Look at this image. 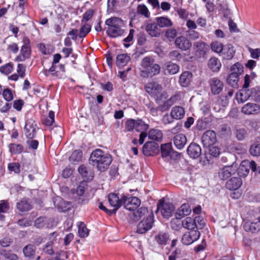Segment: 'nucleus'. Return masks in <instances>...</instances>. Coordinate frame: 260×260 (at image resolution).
Instances as JSON below:
<instances>
[{"mask_svg":"<svg viewBox=\"0 0 260 260\" xmlns=\"http://www.w3.org/2000/svg\"><path fill=\"white\" fill-rule=\"evenodd\" d=\"M25 256L32 258L35 254V247L32 245H28L25 246L23 249Z\"/></svg>","mask_w":260,"mask_h":260,"instance_id":"obj_45","label":"nucleus"},{"mask_svg":"<svg viewBox=\"0 0 260 260\" xmlns=\"http://www.w3.org/2000/svg\"><path fill=\"white\" fill-rule=\"evenodd\" d=\"M93 14V11L92 9H90L84 14L83 18L81 20V23H85L86 22L89 20L92 17Z\"/></svg>","mask_w":260,"mask_h":260,"instance_id":"obj_63","label":"nucleus"},{"mask_svg":"<svg viewBox=\"0 0 260 260\" xmlns=\"http://www.w3.org/2000/svg\"><path fill=\"white\" fill-rule=\"evenodd\" d=\"M22 42L23 45L21 47L20 54L15 58V60L17 61H23L30 56V40L28 37H24L23 38Z\"/></svg>","mask_w":260,"mask_h":260,"instance_id":"obj_4","label":"nucleus"},{"mask_svg":"<svg viewBox=\"0 0 260 260\" xmlns=\"http://www.w3.org/2000/svg\"><path fill=\"white\" fill-rule=\"evenodd\" d=\"M89 160L93 166L96 167L98 170L103 172L108 168L112 162V158L102 150L96 149L91 153Z\"/></svg>","mask_w":260,"mask_h":260,"instance_id":"obj_1","label":"nucleus"},{"mask_svg":"<svg viewBox=\"0 0 260 260\" xmlns=\"http://www.w3.org/2000/svg\"><path fill=\"white\" fill-rule=\"evenodd\" d=\"M192 74L188 71L183 72L179 77V82L182 87H187L191 82Z\"/></svg>","mask_w":260,"mask_h":260,"instance_id":"obj_24","label":"nucleus"},{"mask_svg":"<svg viewBox=\"0 0 260 260\" xmlns=\"http://www.w3.org/2000/svg\"><path fill=\"white\" fill-rule=\"evenodd\" d=\"M105 23L108 27H118L122 26L123 25V21L118 17H112L106 20Z\"/></svg>","mask_w":260,"mask_h":260,"instance_id":"obj_36","label":"nucleus"},{"mask_svg":"<svg viewBox=\"0 0 260 260\" xmlns=\"http://www.w3.org/2000/svg\"><path fill=\"white\" fill-rule=\"evenodd\" d=\"M155 241L160 245H165L169 240V236L167 233H160L155 236Z\"/></svg>","mask_w":260,"mask_h":260,"instance_id":"obj_39","label":"nucleus"},{"mask_svg":"<svg viewBox=\"0 0 260 260\" xmlns=\"http://www.w3.org/2000/svg\"><path fill=\"white\" fill-rule=\"evenodd\" d=\"M145 89L148 93L157 99L159 98V93L161 91V87L155 82H150L146 84Z\"/></svg>","mask_w":260,"mask_h":260,"instance_id":"obj_12","label":"nucleus"},{"mask_svg":"<svg viewBox=\"0 0 260 260\" xmlns=\"http://www.w3.org/2000/svg\"><path fill=\"white\" fill-rule=\"evenodd\" d=\"M176 47L182 51H186L190 48L192 43L184 36L177 37L174 41Z\"/></svg>","mask_w":260,"mask_h":260,"instance_id":"obj_11","label":"nucleus"},{"mask_svg":"<svg viewBox=\"0 0 260 260\" xmlns=\"http://www.w3.org/2000/svg\"><path fill=\"white\" fill-rule=\"evenodd\" d=\"M149 128L148 124L145 123L142 120H136L135 130L138 132L143 133Z\"/></svg>","mask_w":260,"mask_h":260,"instance_id":"obj_41","label":"nucleus"},{"mask_svg":"<svg viewBox=\"0 0 260 260\" xmlns=\"http://www.w3.org/2000/svg\"><path fill=\"white\" fill-rule=\"evenodd\" d=\"M206 148H208L209 153L214 157H217L220 153L218 148L213 145Z\"/></svg>","mask_w":260,"mask_h":260,"instance_id":"obj_64","label":"nucleus"},{"mask_svg":"<svg viewBox=\"0 0 260 260\" xmlns=\"http://www.w3.org/2000/svg\"><path fill=\"white\" fill-rule=\"evenodd\" d=\"M242 183L241 178L233 177L226 182V187L229 190H237Z\"/></svg>","mask_w":260,"mask_h":260,"instance_id":"obj_23","label":"nucleus"},{"mask_svg":"<svg viewBox=\"0 0 260 260\" xmlns=\"http://www.w3.org/2000/svg\"><path fill=\"white\" fill-rule=\"evenodd\" d=\"M130 60V57L126 54L118 55L116 57V63L119 67L125 66Z\"/></svg>","mask_w":260,"mask_h":260,"instance_id":"obj_35","label":"nucleus"},{"mask_svg":"<svg viewBox=\"0 0 260 260\" xmlns=\"http://www.w3.org/2000/svg\"><path fill=\"white\" fill-rule=\"evenodd\" d=\"M54 112L52 111H50L48 116L43 120V124L47 126L52 125L54 122Z\"/></svg>","mask_w":260,"mask_h":260,"instance_id":"obj_54","label":"nucleus"},{"mask_svg":"<svg viewBox=\"0 0 260 260\" xmlns=\"http://www.w3.org/2000/svg\"><path fill=\"white\" fill-rule=\"evenodd\" d=\"M36 125L32 120H28L26 122L24 127V133L28 139H32L36 134Z\"/></svg>","mask_w":260,"mask_h":260,"instance_id":"obj_18","label":"nucleus"},{"mask_svg":"<svg viewBox=\"0 0 260 260\" xmlns=\"http://www.w3.org/2000/svg\"><path fill=\"white\" fill-rule=\"evenodd\" d=\"M17 208L20 212H26L31 209V205L28 201L23 200L17 204Z\"/></svg>","mask_w":260,"mask_h":260,"instance_id":"obj_38","label":"nucleus"},{"mask_svg":"<svg viewBox=\"0 0 260 260\" xmlns=\"http://www.w3.org/2000/svg\"><path fill=\"white\" fill-rule=\"evenodd\" d=\"M191 209L188 204L184 203L179 208L175 213V216L182 218L190 214Z\"/></svg>","mask_w":260,"mask_h":260,"instance_id":"obj_25","label":"nucleus"},{"mask_svg":"<svg viewBox=\"0 0 260 260\" xmlns=\"http://www.w3.org/2000/svg\"><path fill=\"white\" fill-rule=\"evenodd\" d=\"M238 81L239 76H238V74H230L226 79L228 84L234 88H238Z\"/></svg>","mask_w":260,"mask_h":260,"instance_id":"obj_40","label":"nucleus"},{"mask_svg":"<svg viewBox=\"0 0 260 260\" xmlns=\"http://www.w3.org/2000/svg\"><path fill=\"white\" fill-rule=\"evenodd\" d=\"M185 114L184 109L180 106H175L173 107L171 112V115L175 119H180L182 118Z\"/></svg>","mask_w":260,"mask_h":260,"instance_id":"obj_32","label":"nucleus"},{"mask_svg":"<svg viewBox=\"0 0 260 260\" xmlns=\"http://www.w3.org/2000/svg\"><path fill=\"white\" fill-rule=\"evenodd\" d=\"M82 157V152L79 150H75L71 154L69 158V160L71 162H79L80 161Z\"/></svg>","mask_w":260,"mask_h":260,"instance_id":"obj_49","label":"nucleus"},{"mask_svg":"<svg viewBox=\"0 0 260 260\" xmlns=\"http://www.w3.org/2000/svg\"><path fill=\"white\" fill-rule=\"evenodd\" d=\"M157 24L160 27L171 26L173 25L172 21L167 17H160L156 18Z\"/></svg>","mask_w":260,"mask_h":260,"instance_id":"obj_42","label":"nucleus"},{"mask_svg":"<svg viewBox=\"0 0 260 260\" xmlns=\"http://www.w3.org/2000/svg\"><path fill=\"white\" fill-rule=\"evenodd\" d=\"M244 229L246 231L255 232L260 230V223L256 222H251L250 221L246 222L244 224Z\"/></svg>","mask_w":260,"mask_h":260,"instance_id":"obj_31","label":"nucleus"},{"mask_svg":"<svg viewBox=\"0 0 260 260\" xmlns=\"http://www.w3.org/2000/svg\"><path fill=\"white\" fill-rule=\"evenodd\" d=\"M124 196L122 197L120 199L118 195L115 193H111L109 194V202L110 205L114 207L113 210H110L109 211L110 215L115 213L117 209L121 206L122 203L124 200Z\"/></svg>","mask_w":260,"mask_h":260,"instance_id":"obj_8","label":"nucleus"},{"mask_svg":"<svg viewBox=\"0 0 260 260\" xmlns=\"http://www.w3.org/2000/svg\"><path fill=\"white\" fill-rule=\"evenodd\" d=\"M249 152L250 154L253 156L260 155V143L254 144L251 146Z\"/></svg>","mask_w":260,"mask_h":260,"instance_id":"obj_56","label":"nucleus"},{"mask_svg":"<svg viewBox=\"0 0 260 260\" xmlns=\"http://www.w3.org/2000/svg\"><path fill=\"white\" fill-rule=\"evenodd\" d=\"M91 25L88 23L84 24L80 29L79 37L80 38L85 37L90 31Z\"/></svg>","mask_w":260,"mask_h":260,"instance_id":"obj_51","label":"nucleus"},{"mask_svg":"<svg viewBox=\"0 0 260 260\" xmlns=\"http://www.w3.org/2000/svg\"><path fill=\"white\" fill-rule=\"evenodd\" d=\"M148 137L149 139L152 141H161L162 139L163 135L160 130L153 128L149 131Z\"/></svg>","mask_w":260,"mask_h":260,"instance_id":"obj_29","label":"nucleus"},{"mask_svg":"<svg viewBox=\"0 0 260 260\" xmlns=\"http://www.w3.org/2000/svg\"><path fill=\"white\" fill-rule=\"evenodd\" d=\"M158 145L153 142H147L143 146V153L146 156H151L158 151Z\"/></svg>","mask_w":260,"mask_h":260,"instance_id":"obj_15","label":"nucleus"},{"mask_svg":"<svg viewBox=\"0 0 260 260\" xmlns=\"http://www.w3.org/2000/svg\"><path fill=\"white\" fill-rule=\"evenodd\" d=\"M3 97L7 101H11L13 99V94L11 89L7 88L4 90L3 92Z\"/></svg>","mask_w":260,"mask_h":260,"instance_id":"obj_60","label":"nucleus"},{"mask_svg":"<svg viewBox=\"0 0 260 260\" xmlns=\"http://www.w3.org/2000/svg\"><path fill=\"white\" fill-rule=\"evenodd\" d=\"M187 152L191 157L198 158L201 154V148L198 144L191 143L188 147Z\"/></svg>","mask_w":260,"mask_h":260,"instance_id":"obj_20","label":"nucleus"},{"mask_svg":"<svg viewBox=\"0 0 260 260\" xmlns=\"http://www.w3.org/2000/svg\"><path fill=\"white\" fill-rule=\"evenodd\" d=\"M200 236V233L198 230L188 231L183 235L181 242L185 245H189L197 241Z\"/></svg>","mask_w":260,"mask_h":260,"instance_id":"obj_6","label":"nucleus"},{"mask_svg":"<svg viewBox=\"0 0 260 260\" xmlns=\"http://www.w3.org/2000/svg\"><path fill=\"white\" fill-rule=\"evenodd\" d=\"M259 111L260 107L254 103H248L242 108V113L247 115L257 114Z\"/></svg>","mask_w":260,"mask_h":260,"instance_id":"obj_19","label":"nucleus"},{"mask_svg":"<svg viewBox=\"0 0 260 260\" xmlns=\"http://www.w3.org/2000/svg\"><path fill=\"white\" fill-rule=\"evenodd\" d=\"M141 67V76L143 77L157 75L160 70V66L150 57H145L142 60Z\"/></svg>","mask_w":260,"mask_h":260,"instance_id":"obj_2","label":"nucleus"},{"mask_svg":"<svg viewBox=\"0 0 260 260\" xmlns=\"http://www.w3.org/2000/svg\"><path fill=\"white\" fill-rule=\"evenodd\" d=\"M54 206L57 207L58 209L61 212H64L69 209L67 207V205H70L68 203H66L60 197H56L54 201Z\"/></svg>","mask_w":260,"mask_h":260,"instance_id":"obj_37","label":"nucleus"},{"mask_svg":"<svg viewBox=\"0 0 260 260\" xmlns=\"http://www.w3.org/2000/svg\"><path fill=\"white\" fill-rule=\"evenodd\" d=\"M209 85L211 92L214 95L221 92L224 86L223 82L217 78L211 79L209 81Z\"/></svg>","mask_w":260,"mask_h":260,"instance_id":"obj_13","label":"nucleus"},{"mask_svg":"<svg viewBox=\"0 0 260 260\" xmlns=\"http://www.w3.org/2000/svg\"><path fill=\"white\" fill-rule=\"evenodd\" d=\"M145 29L152 37H157L160 35V29L155 23L148 24Z\"/></svg>","mask_w":260,"mask_h":260,"instance_id":"obj_26","label":"nucleus"},{"mask_svg":"<svg viewBox=\"0 0 260 260\" xmlns=\"http://www.w3.org/2000/svg\"><path fill=\"white\" fill-rule=\"evenodd\" d=\"M251 169L252 171H256V163L254 161L244 160L242 161L239 168H237V173L240 177H246Z\"/></svg>","mask_w":260,"mask_h":260,"instance_id":"obj_5","label":"nucleus"},{"mask_svg":"<svg viewBox=\"0 0 260 260\" xmlns=\"http://www.w3.org/2000/svg\"><path fill=\"white\" fill-rule=\"evenodd\" d=\"M12 71L13 64L11 63H6L0 67V72L6 75L10 74Z\"/></svg>","mask_w":260,"mask_h":260,"instance_id":"obj_55","label":"nucleus"},{"mask_svg":"<svg viewBox=\"0 0 260 260\" xmlns=\"http://www.w3.org/2000/svg\"><path fill=\"white\" fill-rule=\"evenodd\" d=\"M78 234L81 238H85L88 236V230L85 224L83 222H79L78 223Z\"/></svg>","mask_w":260,"mask_h":260,"instance_id":"obj_46","label":"nucleus"},{"mask_svg":"<svg viewBox=\"0 0 260 260\" xmlns=\"http://www.w3.org/2000/svg\"><path fill=\"white\" fill-rule=\"evenodd\" d=\"M8 148L12 155L20 154L24 151L23 146L20 144L11 143Z\"/></svg>","mask_w":260,"mask_h":260,"instance_id":"obj_34","label":"nucleus"},{"mask_svg":"<svg viewBox=\"0 0 260 260\" xmlns=\"http://www.w3.org/2000/svg\"><path fill=\"white\" fill-rule=\"evenodd\" d=\"M78 172L86 181L92 180L93 177L92 171L88 170L87 168L83 165H81L79 167Z\"/></svg>","mask_w":260,"mask_h":260,"instance_id":"obj_28","label":"nucleus"},{"mask_svg":"<svg viewBox=\"0 0 260 260\" xmlns=\"http://www.w3.org/2000/svg\"><path fill=\"white\" fill-rule=\"evenodd\" d=\"M123 204L125 208L128 210H135L140 205L141 201L137 197H131L126 198L124 196Z\"/></svg>","mask_w":260,"mask_h":260,"instance_id":"obj_14","label":"nucleus"},{"mask_svg":"<svg viewBox=\"0 0 260 260\" xmlns=\"http://www.w3.org/2000/svg\"><path fill=\"white\" fill-rule=\"evenodd\" d=\"M46 223V218L44 217L38 218L35 221V226L37 228L43 227Z\"/></svg>","mask_w":260,"mask_h":260,"instance_id":"obj_62","label":"nucleus"},{"mask_svg":"<svg viewBox=\"0 0 260 260\" xmlns=\"http://www.w3.org/2000/svg\"><path fill=\"white\" fill-rule=\"evenodd\" d=\"M255 77L254 73H252L250 75L246 74L244 77V83L243 88L247 89L249 86L251 80L253 79Z\"/></svg>","mask_w":260,"mask_h":260,"instance_id":"obj_59","label":"nucleus"},{"mask_svg":"<svg viewBox=\"0 0 260 260\" xmlns=\"http://www.w3.org/2000/svg\"><path fill=\"white\" fill-rule=\"evenodd\" d=\"M153 222V216L152 213L149 214L145 220L141 221L138 225L137 232L144 234L151 229Z\"/></svg>","mask_w":260,"mask_h":260,"instance_id":"obj_9","label":"nucleus"},{"mask_svg":"<svg viewBox=\"0 0 260 260\" xmlns=\"http://www.w3.org/2000/svg\"><path fill=\"white\" fill-rule=\"evenodd\" d=\"M177 30L174 28L167 29L165 32V37L169 42L173 41L177 36Z\"/></svg>","mask_w":260,"mask_h":260,"instance_id":"obj_48","label":"nucleus"},{"mask_svg":"<svg viewBox=\"0 0 260 260\" xmlns=\"http://www.w3.org/2000/svg\"><path fill=\"white\" fill-rule=\"evenodd\" d=\"M223 46L224 45L223 44L218 41H214L211 44V48L212 50L219 54V55L222 52Z\"/></svg>","mask_w":260,"mask_h":260,"instance_id":"obj_47","label":"nucleus"},{"mask_svg":"<svg viewBox=\"0 0 260 260\" xmlns=\"http://www.w3.org/2000/svg\"><path fill=\"white\" fill-rule=\"evenodd\" d=\"M235 135L238 140L242 141L246 136V132L244 128L237 129L235 132Z\"/></svg>","mask_w":260,"mask_h":260,"instance_id":"obj_58","label":"nucleus"},{"mask_svg":"<svg viewBox=\"0 0 260 260\" xmlns=\"http://www.w3.org/2000/svg\"><path fill=\"white\" fill-rule=\"evenodd\" d=\"M208 67L214 72H218L221 68V63L216 57H211L208 61Z\"/></svg>","mask_w":260,"mask_h":260,"instance_id":"obj_21","label":"nucleus"},{"mask_svg":"<svg viewBox=\"0 0 260 260\" xmlns=\"http://www.w3.org/2000/svg\"><path fill=\"white\" fill-rule=\"evenodd\" d=\"M193 48L196 52L200 56L205 55L208 50V45L202 41L194 43Z\"/></svg>","mask_w":260,"mask_h":260,"instance_id":"obj_22","label":"nucleus"},{"mask_svg":"<svg viewBox=\"0 0 260 260\" xmlns=\"http://www.w3.org/2000/svg\"><path fill=\"white\" fill-rule=\"evenodd\" d=\"M9 208V204L7 201L1 200L0 201V213H6Z\"/></svg>","mask_w":260,"mask_h":260,"instance_id":"obj_61","label":"nucleus"},{"mask_svg":"<svg viewBox=\"0 0 260 260\" xmlns=\"http://www.w3.org/2000/svg\"><path fill=\"white\" fill-rule=\"evenodd\" d=\"M137 11L138 14L144 16L146 18H149L150 16V12L147 7L144 5H139Z\"/></svg>","mask_w":260,"mask_h":260,"instance_id":"obj_52","label":"nucleus"},{"mask_svg":"<svg viewBox=\"0 0 260 260\" xmlns=\"http://www.w3.org/2000/svg\"><path fill=\"white\" fill-rule=\"evenodd\" d=\"M250 94L248 89L244 88L236 94V99L238 102L243 103L248 100Z\"/></svg>","mask_w":260,"mask_h":260,"instance_id":"obj_33","label":"nucleus"},{"mask_svg":"<svg viewBox=\"0 0 260 260\" xmlns=\"http://www.w3.org/2000/svg\"><path fill=\"white\" fill-rule=\"evenodd\" d=\"M202 142L205 147L213 145L216 142V136L213 131H207L202 137Z\"/></svg>","mask_w":260,"mask_h":260,"instance_id":"obj_10","label":"nucleus"},{"mask_svg":"<svg viewBox=\"0 0 260 260\" xmlns=\"http://www.w3.org/2000/svg\"><path fill=\"white\" fill-rule=\"evenodd\" d=\"M237 171V165L233 164L231 166H226L220 168L219 170L218 176L220 179L224 180L235 174Z\"/></svg>","mask_w":260,"mask_h":260,"instance_id":"obj_7","label":"nucleus"},{"mask_svg":"<svg viewBox=\"0 0 260 260\" xmlns=\"http://www.w3.org/2000/svg\"><path fill=\"white\" fill-rule=\"evenodd\" d=\"M161 154L162 157H167L170 155L172 150V144L171 143L162 144L160 147Z\"/></svg>","mask_w":260,"mask_h":260,"instance_id":"obj_44","label":"nucleus"},{"mask_svg":"<svg viewBox=\"0 0 260 260\" xmlns=\"http://www.w3.org/2000/svg\"><path fill=\"white\" fill-rule=\"evenodd\" d=\"M236 50L234 46L232 44H226L224 45L221 56L223 59L230 60L232 59L235 55Z\"/></svg>","mask_w":260,"mask_h":260,"instance_id":"obj_16","label":"nucleus"},{"mask_svg":"<svg viewBox=\"0 0 260 260\" xmlns=\"http://www.w3.org/2000/svg\"><path fill=\"white\" fill-rule=\"evenodd\" d=\"M136 120L129 119L125 122V131L131 132L135 129Z\"/></svg>","mask_w":260,"mask_h":260,"instance_id":"obj_57","label":"nucleus"},{"mask_svg":"<svg viewBox=\"0 0 260 260\" xmlns=\"http://www.w3.org/2000/svg\"><path fill=\"white\" fill-rule=\"evenodd\" d=\"M186 138L182 134L176 135L174 137L173 142L175 147L178 149H181L186 143Z\"/></svg>","mask_w":260,"mask_h":260,"instance_id":"obj_27","label":"nucleus"},{"mask_svg":"<svg viewBox=\"0 0 260 260\" xmlns=\"http://www.w3.org/2000/svg\"><path fill=\"white\" fill-rule=\"evenodd\" d=\"M231 74H238L239 76L243 72V68L240 63L237 62L231 67Z\"/></svg>","mask_w":260,"mask_h":260,"instance_id":"obj_53","label":"nucleus"},{"mask_svg":"<svg viewBox=\"0 0 260 260\" xmlns=\"http://www.w3.org/2000/svg\"><path fill=\"white\" fill-rule=\"evenodd\" d=\"M181 218H179L176 216V218L172 219L171 225L172 229L179 231L182 227L183 220H180Z\"/></svg>","mask_w":260,"mask_h":260,"instance_id":"obj_50","label":"nucleus"},{"mask_svg":"<svg viewBox=\"0 0 260 260\" xmlns=\"http://www.w3.org/2000/svg\"><path fill=\"white\" fill-rule=\"evenodd\" d=\"M205 225L204 220L201 216L188 217L183 219L182 222V227L189 231L203 229Z\"/></svg>","mask_w":260,"mask_h":260,"instance_id":"obj_3","label":"nucleus"},{"mask_svg":"<svg viewBox=\"0 0 260 260\" xmlns=\"http://www.w3.org/2000/svg\"><path fill=\"white\" fill-rule=\"evenodd\" d=\"M179 71V67L176 63L168 62L165 67V71L170 74H175Z\"/></svg>","mask_w":260,"mask_h":260,"instance_id":"obj_43","label":"nucleus"},{"mask_svg":"<svg viewBox=\"0 0 260 260\" xmlns=\"http://www.w3.org/2000/svg\"><path fill=\"white\" fill-rule=\"evenodd\" d=\"M158 210H160L164 217H171L174 211V206L169 203H164L161 205H158Z\"/></svg>","mask_w":260,"mask_h":260,"instance_id":"obj_17","label":"nucleus"},{"mask_svg":"<svg viewBox=\"0 0 260 260\" xmlns=\"http://www.w3.org/2000/svg\"><path fill=\"white\" fill-rule=\"evenodd\" d=\"M122 26L118 27H108L107 30V34L112 38H116L121 36L123 32V30L121 28Z\"/></svg>","mask_w":260,"mask_h":260,"instance_id":"obj_30","label":"nucleus"}]
</instances>
